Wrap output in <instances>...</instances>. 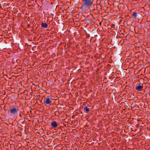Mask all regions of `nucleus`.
<instances>
[{"mask_svg": "<svg viewBox=\"0 0 150 150\" xmlns=\"http://www.w3.org/2000/svg\"><path fill=\"white\" fill-rule=\"evenodd\" d=\"M82 4L80 9L82 10V13H84L86 11L87 8H89L93 4V0H81Z\"/></svg>", "mask_w": 150, "mask_h": 150, "instance_id": "f257e3e1", "label": "nucleus"}, {"mask_svg": "<svg viewBox=\"0 0 150 150\" xmlns=\"http://www.w3.org/2000/svg\"><path fill=\"white\" fill-rule=\"evenodd\" d=\"M19 110L18 107L16 105H12L9 107L8 113L10 116H14L18 114Z\"/></svg>", "mask_w": 150, "mask_h": 150, "instance_id": "f03ea898", "label": "nucleus"}, {"mask_svg": "<svg viewBox=\"0 0 150 150\" xmlns=\"http://www.w3.org/2000/svg\"><path fill=\"white\" fill-rule=\"evenodd\" d=\"M52 100L50 96H47L44 98V103L47 106L49 107L51 104Z\"/></svg>", "mask_w": 150, "mask_h": 150, "instance_id": "7ed1b4c3", "label": "nucleus"}, {"mask_svg": "<svg viewBox=\"0 0 150 150\" xmlns=\"http://www.w3.org/2000/svg\"><path fill=\"white\" fill-rule=\"evenodd\" d=\"M143 88L142 84L137 83L136 85V89L138 91H140L142 90Z\"/></svg>", "mask_w": 150, "mask_h": 150, "instance_id": "20e7f679", "label": "nucleus"}, {"mask_svg": "<svg viewBox=\"0 0 150 150\" xmlns=\"http://www.w3.org/2000/svg\"><path fill=\"white\" fill-rule=\"evenodd\" d=\"M58 125V123L56 122L52 121L51 123V126L52 128H55Z\"/></svg>", "mask_w": 150, "mask_h": 150, "instance_id": "39448f33", "label": "nucleus"}, {"mask_svg": "<svg viewBox=\"0 0 150 150\" xmlns=\"http://www.w3.org/2000/svg\"><path fill=\"white\" fill-rule=\"evenodd\" d=\"M137 15V13L136 12H134L132 16V18L134 19H135L136 18Z\"/></svg>", "mask_w": 150, "mask_h": 150, "instance_id": "423d86ee", "label": "nucleus"}, {"mask_svg": "<svg viewBox=\"0 0 150 150\" xmlns=\"http://www.w3.org/2000/svg\"><path fill=\"white\" fill-rule=\"evenodd\" d=\"M83 110L84 112H88L89 111V110L88 107L86 106L85 107L83 108Z\"/></svg>", "mask_w": 150, "mask_h": 150, "instance_id": "0eeeda50", "label": "nucleus"}, {"mask_svg": "<svg viewBox=\"0 0 150 150\" xmlns=\"http://www.w3.org/2000/svg\"><path fill=\"white\" fill-rule=\"evenodd\" d=\"M41 26L45 28H47L48 27V25L46 23H42L41 24Z\"/></svg>", "mask_w": 150, "mask_h": 150, "instance_id": "6e6552de", "label": "nucleus"}]
</instances>
